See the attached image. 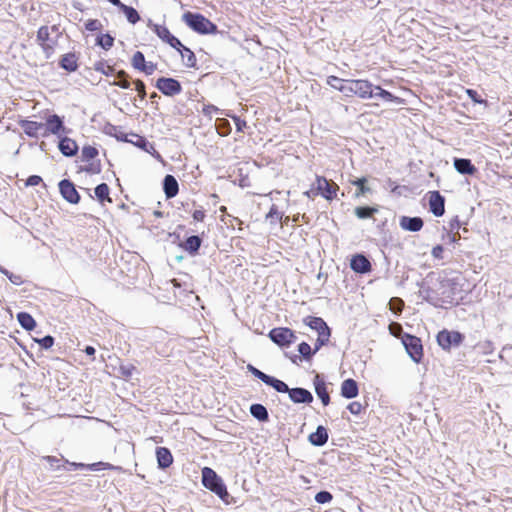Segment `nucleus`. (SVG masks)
<instances>
[{
    "mask_svg": "<svg viewBox=\"0 0 512 512\" xmlns=\"http://www.w3.org/2000/svg\"><path fill=\"white\" fill-rule=\"evenodd\" d=\"M250 413L259 421L266 422L269 419L267 409L262 404H253L250 407Z\"/></svg>",
    "mask_w": 512,
    "mask_h": 512,
    "instance_id": "obj_33",
    "label": "nucleus"
},
{
    "mask_svg": "<svg viewBox=\"0 0 512 512\" xmlns=\"http://www.w3.org/2000/svg\"><path fill=\"white\" fill-rule=\"evenodd\" d=\"M389 331L390 333L395 336V337H399L400 334L402 333V326L401 324L397 323V322H392L390 325H389Z\"/></svg>",
    "mask_w": 512,
    "mask_h": 512,
    "instance_id": "obj_59",
    "label": "nucleus"
},
{
    "mask_svg": "<svg viewBox=\"0 0 512 512\" xmlns=\"http://www.w3.org/2000/svg\"><path fill=\"white\" fill-rule=\"evenodd\" d=\"M85 28L86 30L88 31H98L102 28V24L99 20L97 19H89L86 23H85Z\"/></svg>",
    "mask_w": 512,
    "mask_h": 512,
    "instance_id": "obj_51",
    "label": "nucleus"
},
{
    "mask_svg": "<svg viewBox=\"0 0 512 512\" xmlns=\"http://www.w3.org/2000/svg\"><path fill=\"white\" fill-rule=\"evenodd\" d=\"M354 95L360 99L374 97V85L367 79H354Z\"/></svg>",
    "mask_w": 512,
    "mask_h": 512,
    "instance_id": "obj_14",
    "label": "nucleus"
},
{
    "mask_svg": "<svg viewBox=\"0 0 512 512\" xmlns=\"http://www.w3.org/2000/svg\"><path fill=\"white\" fill-rule=\"evenodd\" d=\"M94 70L106 76L112 75L115 71L114 67L109 65L106 61H98L94 64Z\"/></svg>",
    "mask_w": 512,
    "mask_h": 512,
    "instance_id": "obj_39",
    "label": "nucleus"
},
{
    "mask_svg": "<svg viewBox=\"0 0 512 512\" xmlns=\"http://www.w3.org/2000/svg\"><path fill=\"white\" fill-rule=\"evenodd\" d=\"M59 191L62 197L71 204H78L80 201V195L75 188V185L67 179L60 181Z\"/></svg>",
    "mask_w": 512,
    "mask_h": 512,
    "instance_id": "obj_12",
    "label": "nucleus"
},
{
    "mask_svg": "<svg viewBox=\"0 0 512 512\" xmlns=\"http://www.w3.org/2000/svg\"><path fill=\"white\" fill-rule=\"evenodd\" d=\"M157 69V64L153 62H148L144 64V66L141 68V72L145 73L146 75H152Z\"/></svg>",
    "mask_w": 512,
    "mask_h": 512,
    "instance_id": "obj_58",
    "label": "nucleus"
},
{
    "mask_svg": "<svg viewBox=\"0 0 512 512\" xmlns=\"http://www.w3.org/2000/svg\"><path fill=\"white\" fill-rule=\"evenodd\" d=\"M265 384L273 387L277 392L280 393H288L289 391V387L285 382L272 376H269V379L266 381Z\"/></svg>",
    "mask_w": 512,
    "mask_h": 512,
    "instance_id": "obj_34",
    "label": "nucleus"
},
{
    "mask_svg": "<svg viewBox=\"0 0 512 512\" xmlns=\"http://www.w3.org/2000/svg\"><path fill=\"white\" fill-rule=\"evenodd\" d=\"M97 44L104 50H109L114 44V38L110 34H102L97 38Z\"/></svg>",
    "mask_w": 512,
    "mask_h": 512,
    "instance_id": "obj_40",
    "label": "nucleus"
},
{
    "mask_svg": "<svg viewBox=\"0 0 512 512\" xmlns=\"http://www.w3.org/2000/svg\"><path fill=\"white\" fill-rule=\"evenodd\" d=\"M457 283L454 279L442 278L425 290V299L436 307L451 305L455 302Z\"/></svg>",
    "mask_w": 512,
    "mask_h": 512,
    "instance_id": "obj_2",
    "label": "nucleus"
},
{
    "mask_svg": "<svg viewBox=\"0 0 512 512\" xmlns=\"http://www.w3.org/2000/svg\"><path fill=\"white\" fill-rule=\"evenodd\" d=\"M331 333H320L318 334V338L314 345V352L316 353L322 346L326 345L329 342Z\"/></svg>",
    "mask_w": 512,
    "mask_h": 512,
    "instance_id": "obj_47",
    "label": "nucleus"
},
{
    "mask_svg": "<svg viewBox=\"0 0 512 512\" xmlns=\"http://www.w3.org/2000/svg\"><path fill=\"white\" fill-rule=\"evenodd\" d=\"M155 86L162 94L168 97H174L182 92L181 83L171 77L158 78Z\"/></svg>",
    "mask_w": 512,
    "mask_h": 512,
    "instance_id": "obj_10",
    "label": "nucleus"
},
{
    "mask_svg": "<svg viewBox=\"0 0 512 512\" xmlns=\"http://www.w3.org/2000/svg\"><path fill=\"white\" fill-rule=\"evenodd\" d=\"M347 409L349 410V412L351 414L359 415L360 413H362L364 411L365 408L360 402L353 401L348 404Z\"/></svg>",
    "mask_w": 512,
    "mask_h": 512,
    "instance_id": "obj_50",
    "label": "nucleus"
},
{
    "mask_svg": "<svg viewBox=\"0 0 512 512\" xmlns=\"http://www.w3.org/2000/svg\"><path fill=\"white\" fill-rule=\"evenodd\" d=\"M389 306L391 311L400 313L404 308V301L401 298L393 297L389 301Z\"/></svg>",
    "mask_w": 512,
    "mask_h": 512,
    "instance_id": "obj_46",
    "label": "nucleus"
},
{
    "mask_svg": "<svg viewBox=\"0 0 512 512\" xmlns=\"http://www.w3.org/2000/svg\"><path fill=\"white\" fill-rule=\"evenodd\" d=\"M87 467L91 470H99L100 468L106 470L119 469L118 467H114L112 464L105 462L93 463L91 465H88Z\"/></svg>",
    "mask_w": 512,
    "mask_h": 512,
    "instance_id": "obj_55",
    "label": "nucleus"
},
{
    "mask_svg": "<svg viewBox=\"0 0 512 512\" xmlns=\"http://www.w3.org/2000/svg\"><path fill=\"white\" fill-rule=\"evenodd\" d=\"M289 398L294 403H311L313 401V396L310 391L304 388H292L288 391Z\"/></svg>",
    "mask_w": 512,
    "mask_h": 512,
    "instance_id": "obj_17",
    "label": "nucleus"
},
{
    "mask_svg": "<svg viewBox=\"0 0 512 512\" xmlns=\"http://www.w3.org/2000/svg\"><path fill=\"white\" fill-rule=\"evenodd\" d=\"M339 186L332 180H328L324 176L316 175L315 178V194H320L323 198L331 201L337 197Z\"/></svg>",
    "mask_w": 512,
    "mask_h": 512,
    "instance_id": "obj_7",
    "label": "nucleus"
},
{
    "mask_svg": "<svg viewBox=\"0 0 512 512\" xmlns=\"http://www.w3.org/2000/svg\"><path fill=\"white\" fill-rule=\"evenodd\" d=\"M156 457L158 466L162 469L170 467L173 463V456L170 450L166 447H158L156 449Z\"/></svg>",
    "mask_w": 512,
    "mask_h": 512,
    "instance_id": "obj_22",
    "label": "nucleus"
},
{
    "mask_svg": "<svg viewBox=\"0 0 512 512\" xmlns=\"http://www.w3.org/2000/svg\"><path fill=\"white\" fill-rule=\"evenodd\" d=\"M427 197L430 211L436 217L442 216L445 213V198L439 191H429Z\"/></svg>",
    "mask_w": 512,
    "mask_h": 512,
    "instance_id": "obj_11",
    "label": "nucleus"
},
{
    "mask_svg": "<svg viewBox=\"0 0 512 512\" xmlns=\"http://www.w3.org/2000/svg\"><path fill=\"white\" fill-rule=\"evenodd\" d=\"M202 483L205 488L209 489L220 498H224L228 495L226 486L223 484L221 478L209 467L202 469Z\"/></svg>",
    "mask_w": 512,
    "mask_h": 512,
    "instance_id": "obj_5",
    "label": "nucleus"
},
{
    "mask_svg": "<svg viewBox=\"0 0 512 512\" xmlns=\"http://www.w3.org/2000/svg\"><path fill=\"white\" fill-rule=\"evenodd\" d=\"M202 112L204 115L212 117L213 115L218 114L219 109L215 105L208 104L203 106Z\"/></svg>",
    "mask_w": 512,
    "mask_h": 512,
    "instance_id": "obj_57",
    "label": "nucleus"
},
{
    "mask_svg": "<svg viewBox=\"0 0 512 512\" xmlns=\"http://www.w3.org/2000/svg\"><path fill=\"white\" fill-rule=\"evenodd\" d=\"M131 139H127L126 141L134 144L135 146L143 149L144 151L151 153V150L155 151V148L153 145L149 144L147 139L141 135L138 134H131Z\"/></svg>",
    "mask_w": 512,
    "mask_h": 512,
    "instance_id": "obj_30",
    "label": "nucleus"
},
{
    "mask_svg": "<svg viewBox=\"0 0 512 512\" xmlns=\"http://www.w3.org/2000/svg\"><path fill=\"white\" fill-rule=\"evenodd\" d=\"M466 94L474 102L478 104L486 103V100L482 99L476 90L466 89Z\"/></svg>",
    "mask_w": 512,
    "mask_h": 512,
    "instance_id": "obj_53",
    "label": "nucleus"
},
{
    "mask_svg": "<svg viewBox=\"0 0 512 512\" xmlns=\"http://www.w3.org/2000/svg\"><path fill=\"white\" fill-rule=\"evenodd\" d=\"M374 96L380 97L387 102L402 104L404 100L398 96L393 95L391 92L383 89L381 86H374Z\"/></svg>",
    "mask_w": 512,
    "mask_h": 512,
    "instance_id": "obj_28",
    "label": "nucleus"
},
{
    "mask_svg": "<svg viewBox=\"0 0 512 512\" xmlns=\"http://www.w3.org/2000/svg\"><path fill=\"white\" fill-rule=\"evenodd\" d=\"M354 79H346L341 91L345 96L352 97L354 95Z\"/></svg>",
    "mask_w": 512,
    "mask_h": 512,
    "instance_id": "obj_48",
    "label": "nucleus"
},
{
    "mask_svg": "<svg viewBox=\"0 0 512 512\" xmlns=\"http://www.w3.org/2000/svg\"><path fill=\"white\" fill-rule=\"evenodd\" d=\"M36 342H38L43 349H49L54 345V338L47 335L41 339H36Z\"/></svg>",
    "mask_w": 512,
    "mask_h": 512,
    "instance_id": "obj_52",
    "label": "nucleus"
},
{
    "mask_svg": "<svg viewBox=\"0 0 512 512\" xmlns=\"http://www.w3.org/2000/svg\"><path fill=\"white\" fill-rule=\"evenodd\" d=\"M436 340L443 350L450 351L452 347H457L462 344L464 335L458 331L443 329L438 332Z\"/></svg>",
    "mask_w": 512,
    "mask_h": 512,
    "instance_id": "obj_6",
    "label": "nucleus"
},
{
    "mask_svg": "<svg viewBox=\"0 0 512 512\" xmlns=\"http://www.w3.org/2000/svg\"><path fill=\"white\" fill-rule=\"evenodd\" d=\"M365 183H366L365 178H360L353 182V184L356 185L359 189L357 195H363L366 192Z\"/></svg>",
    "mask_w": 512,
    "mask_h": 512,
    "instance_id": "obj_62",
    "label": "nucleus"
},
{
    "mask_svg": "<svg viewBox=\"0 0 512 512\" xmlns=\"http://www.w3.org/2000/svg\"><path fill=\"white\" fill-rule=\"evenodd\" d=\"M99 154V151L96 147L91 145H85L82 148L81 157L83 161H91L94 160Z\"/></svg>",
    "mask_w": 512,
    "mask_h": 512,
    "instance_id": "obj_35",
    "label": "nucleus"
},
{
    "mask_svg": "<svg viewBox=\"0 0 512 512\" xmlns=\"http://www.w3.org/2000/svg\"><path fill=\"white\" fill-rule=\"evenodd\" d=\"M206 217V213L203 209H197L192 213V218L196 222H203Z\"/></svg>",
    "mask_w": 512,
    "mask_h": 512,
    "instance_id": "obj_63",
    "label": "nucleus"
},
{
    "mask_svg": "<svg viewBox=\"0 0 512 512\" xmlns=\"http://www.w3.org/2000/svg\"><path fill=\"white\" fill-rule=\"evenodd\" d=\"M18 124L23 132L31 138L48 137L50 134L60 136L66 130L62 118L57 114L49 115L45 123L21 119Z\"/></svg>",
    "mask_w": 512,
    "mask_h": 512,
    "instance_id": "obj_1",
    "label": "nucleus"
},
{
    "mask_svg": "<svg viewBox=\"0 0 512 512\" xmlns=\"http://www.w3.org/2000/svg\"><path fill=\"white\" fill-rule=\"evenodd\" d=\"M42 182V178L38 175H31L27 178L26 186H37Z\"/></svg>",
    "mask_w": 512,
    "mask_h": 512,
    "instance_id": "obj_61",
    "label": "nucleus"
},
{
    "mask_svg": "<svg viewBox=\"0 0 512 512\" xmlns=\"http://www.w3.org/2000/svg\"><path fill=\"white\" fill-rule=\"evenodd\" d=\"M95 196L101 204H104L105 202L112 203V198L110 197V188L106 183H101L96 186Z\"/></svg>",
    "mask_w": 512,
    "mask_h": 512,
    "instance_id": "obj_29",
    "label": "nucleus"
},
{
    "mask_svg": "<svg viewBox=\"0 0 512 512\" xmlns=\"http://www.w3.org/2000/svg\"><path fill=\"white\" fill-rule=\"evenodd\" d=\"M376 211H377L376 208L361 206V207H356L355 214L358 218L365 219V218L371 217Z\"/></svg>",
    "mask_w": 512,
    "mask_h": 512,
    "instance_id": "obj_41",
    "label": "nucleus"
},
{
    "mask_svg": "<svg viewBox=\"0 0 512 512\" xmlns=\"http://www.w3.org/2000/svg\"><path fill=\"white\" fill-rule=\"evenodd\" d=\"M36 41L46 58L52 57L59 45V38L51 34L50 28L47 25L39 27Z\"/></svg>",
    "mask_w": 512,
    "mask_h": 512,
    "instance_id": "obj_3",
    "label": "nucleus"
},
{
    "mask_svg": "<svg viewBox=\"0 0 512 512\" xmlns=\"http://www.w3.org/2000/svg\"><path fill=\"white\" fill-rule=\"evenodd\" d=\"M350 267L353 271L361 274L370 272L372 268L370 261L362 254L352 257Z\"/></svg>",
    "mask_w": 512,
    "mask_h": 512,
    "instance_id": "obj_16",
    "label": "nucleus"
},
{
    "mask_svg": "<svg viewBox=\"0 0 512 512\" xmlns=\"http://www.w3.org/2000/svg\"><path fill=\"white\" fill-rule=\"evenodd\" d=\"M269 338L278 346L289 347L295 342L297 337L290 328L277 327L269 332Z\"/></svg>",
    "mask_w": 512,
    "mask_h": 512,
    "instance_id": "obj_9",
    "label": "nucleus"
},
{
    "mask_svg": "<svg viewBox=\"0 0 512 512\" xmlns=\"http://www.w3.org/2000/svg\"><path fill=\"white\" fill-rule=\"evenodd\" d=\"M18 322L27 331H31L36 327L34 318L27 312H20L17 315Z\"/></svg>",
    "mask_w": 512,
    "mask_h": 512,
    "instance_id": "obj_32",
    "label": "nucleus"
},
{
    "mask_svg": "<svg viewBox=\"0 0 512 512\" xmlns=\"http://www.w3.org/2000/svg\"><path fill=\"white\" fill-rule=\"evenodd\" d=\"M443 252H444L443 246L436 245L432 248L431 255L433 256V258L440 260L443 258Z\"/></svg>",
    "mask_w": 512,
    "mask_h": 512,
    "instance_id": "obj_60",
    "label": "nucleus"
},
{
    "mask_svg": "<svg viewBox=\"0 0 512 512\" xmlns=\"http://www.w3.org/2000/svg\"><path fill=\"white\" fill-rule=\"evenodd\" d=\"M79 57L75 52H69L61 56L59 66L65 71L72 73L79 67Z\"/></svg>",
    "mask_w": 512,
    "mask_h": 512,
    "instance_id": "obj_15",
    "label": "nucleus"
},
{
    "mask_svg": "<svg viewBox=\"0 0 512 512\" xmlns=\"http://www.w3.org/2000/svg\"><path fill=\"white\" fill-rule=\"evenodd\" d=\"M202 240L198 236H190L188 237L184 243L181 245V247L188 251L191 254H195L198 252L200 246H201Z\"/></svg>",
    "mask_w": 512,
    "mask_h": 512,
    "instance_id": "obj_31",
    "label": "nucleus"
},
{
    "mask_svg": "<svg viewBox=\"0 0 512 512\" xmlns=\"http://www.w3.org/2000/svg\"><path fill=\"white\" fill-rule=\"evenodd\" d=\"M455 169L461 174L473 175L476 172L475 166L469 159L457 158L454 160Z\"/></svg>",
    "mask_w": 512,
    "mask_h": 512,
    "instance_id": "obj_26",
    "label": "nucleus"
},
{
    "mask_svg": "<svg viewBox=\"0 0 512 512\" xmlns=\"http://www.w3.org/2000/svg\"><path fill=\"white\" fill-rule=\"evenodd\" d=\"M402 343L412 360L416 363H420L424 355L421 339L417 336L405 333L402 336Z\"/></svg>",
    "mask_w": 512,
    "mask_h": 512,
    "instance_id": "obj_8",
    "label": "nucleus"
},
{
    "mask_svg": "<svg viewBox=\"0 0 512 512\" xmlns=\"http://www.w3.org/2000/svg\"><path fill=\"white\" fill-rule=\"evenodd\" d=\"M135 371H136V367L131 363L120 364V366H119V372H120L121 376L125 379L130 378Z\"/></svg>",
    "mask_w": 512,
    "mask_h": 512,
    "instance_id": "obj_44",
    "label": "nucleus"
},
{
    "mask_svg": "<svg viewBox=\"0 0 512 512\" xmlns=\"http://www.w3.org/2000/svg\"><path fill=\"white\" fill-rule=\"evenodd\" d=\"M298 351L306 360H310L315 354L314 350H312L311 346L307 342H301L298 345Z\"/></svg>",
    "mask_w": 512,
    "mask_h": 512,
    "instance_id": "obj_43",
    "label": "nucleus"
},
{
    "mask_svg": "<svg viewBox=\"0 0 512 512\" xmlns=\"http://www.w3.org/2000/svg\"><path fill=\"white\" fill-rule=\"evenodd\" d=\"M424 222L420 217L403 216L400 219V227L406 231L418 232L423 228Z\"/></svg>",
    "mask_w": 512,
    "mask_h": 512,
    "instance_id": "obj_18",
    "label": "nucleus"
},
{
    "mask_svg": "<svg viewBox=\"0 0 512 512\" xmlns=\"http://www.w3.org/2000/svg\"><path fill=\"white\" fill-rule=\"evenodd\" d=\"M309 441L315 446H323L328 441V432L325 427L318 426L316 431L309 435Z\"/></svg>",
    "mask_w": 512,
    "mask_h": 512,
    "instance_id": "obj_25",
    "label": "nucleus"
},
{
    "mask_svg": "<svg viewBox=\"0 0 512 512\" xmlns=\"http://www.w3.org/2000/svg\"><path fill=\"white\" fill-rule=\"evenodd\" d=\"M315 500L320 504H324L332 500V495L327 491H321L316 494Z\"/></svg>",
    "mask_w": 512,
    "mask_h": 512,
    "instance_id": "obj_54",
    "label": "nucleus"
},
{
    "mask_svg": "<svg viewBox=\"0 0 512 512\" xmlns=\"http://www.w3.org/2000/svg\"><path fill=\"white\" fill-rule=\"evenodd\" d=\"M248 368L251 371V373L258 379H260L262 382L266 383V381L269 379V375L253 367L252 365H249Z\"/></svg>",
    "mask_w": 512,
    "mask_h": 512,
    "instance_id": "obj_56",
    "label": "nucleus"
},
{
    "mask_svg": "<svg viewBox=\"0 0 512 512\" xmlns=\"http://www.w3.org/2000/svg\"><path fill=\"white\" fill-rule=\"evenodd\" d=\"M345 81L346 79H341L334 75L328 76L327 78V84L338 91H341V88L344 85Z\"/></svg>",
    "mask_w": 512,
    "mask_h": 512,
    "instance_id": "obj_45",
    "label": "nucleus"
},
{
    "mask_svg": "<svg viewBox=\"0 0 512 512\" xmlns=\"http://www.w3.org/2000/svg\"><path fill=\"white\" fill-rule=\"evenodd\" d=\"M121 11L125 14L127 20L131 24H135L140 20V16H139L138 12L136 11V9H134L131 6L124 5L122 7Z\"/></svg>",
    "mask_w": 512,
    "mask_h": 512,
    "instance_id": "obj_37",
    "label": "nucleus"
},
{
    "mask_svg": "<svg viewBox=\"0 0 512 512\" xmlns=\"http://www.w3.org/2000/svg\"><path fill=\"white\" fill-rule=\"evenodd\" d=\"M145 62V56L141 51H136L133 54L131 59V65L133 66V68L140 71L141 68L144 66Z\"/></svg>",
    "mask_w": 512,
    "mask_h": 512,
    "instance_id": "obj_42",
    "label": "nucleus"
},
{
    "mask_svg": "<svg viewBox=\"0 0 512 512\" xmlns=\"http://www.w3.org/2000/svg\"><path fill=\"white\" fill-rule=\"evenodd\" d=\"M4 274L9 278V280L16 285H20L23 283V280L20 275H15L13 273H10L8 271H4Z\"/></svg>",
    "mask_w": 512,
    "mask_h": 512,
    "instance_id": "obj_64",
    "label": "nucleus"
},
{
    "mask_svg": "<svg viewBox=\"0 0 512 512\" xmlns=\"http://www.w3.org/2000/svg\"><path fill=\"white\" fill-rule=\"evenodd\" d=\"M183 17L185 23L197 33L210 34L217 30V26L202 14L187 12Z\"/></svg>",
    "mask_w": 512,
    "mask_h": 512,
    "instance_id": "obj_4",
    "label": "nucleus"
},
{
    "mask_svg": "<svg viewBox=\"0 0 512 512\" xmlns=\"http://www.w3.org/2000/svg\"><path fill=\"white\" fill-rule=\"evenodd\" d=\"M58 147L61 153L67 157H72L78 152V144L69 137L61 138Z\"/></svg>",
    "mask_w": 512,
    "mask_h": 512,
    "instance_id": "obj_19",
    "label": "nucleus"
},
{
    "mask_svg": "<svg viewBox=\"0 0 512 512\" xmlns=\"http://www.w3.org/2000/svg\"><path fill=\"white\" fill-rule=\"evenodd\" d=\"M164 192L167 198L175 197L179 192V185L177 180L172 175H166L164 178Z\"/></svg>",
    "mask_w": 512,
    "mask_h": 512,
    "instance_id": "obj_24",
    "label": "nucleus"
},
{
    "mask_svg": "<svg viewBox=\"0 0 512 512\" xmlns=\"http://www.w3.org/2000/svg\"><path fill=\"white\" fill-rule=\"evenodd\" d=\"M176 50L181 54V57H182L186 67H188V68L196 67L197 59H196L194 52L190 48L185 47L182 44V47H179V49H176Z\"/></svg>",
    "mask_w": 512,
    "mask_h": 512,
    "instance_id": "obj_27",
    "label": "nucleus"
},
{
    "mask_svg": "<svg viewBox=\"0 0 512 512\" xmlns=\"http://www.w3.org/2000/svg\"><path fill=\"white\" fill-rule=\"evenodd\" d=\"M266 219L270 220L272 224L282 222L283 213L279 211L278 207L275 204H273L270 207L269 212L266 214Z\"/></svg>",
    "mask_w": 512,
    "mask_h": 512,
    "instance_id": "obj_38",
    "label": "nucleus"
},
{
    "mask_svg": "<svg viewBox=\"0 0 512 512\" xmlns=\"http://www.w3.org/2000/svg\"><path fill=\"white\" fill-rule=\"evenodd\" d=\"M88 164L85 165L82 170L88 174H99L102 171V164L99 159L87 161Z\"/></svg>",
    "mask_w": 512,
    "mask_h": 512,
    "instance_id": "obj_36",
    "label": "nucleus"
},
{
    "mask_svg": "<svg viewBox=\"0 0 512 512\" xmlns=\"http://www.w3.org/2000/svg\"><path fill=\"white\" fill-rule=\"evenodd\" d=\"M315 392L321 399L322 404L327 406L330 403V396L325 381L317 374L314 378Z\"/></svg>",
    "mask_w": 512,
    "mask_h": 512,
    "instance_id": "obj_20",
    "label": "nucleus"
},
{
    "mask_svg": "<svg viewBox=\"0 0 512 512\" xmlns=\"http://www.w3.org/2000/svg\"><path fill=\"white\" fill-rule=\"evenodd\" d=\"M133 83L135 85V90L137 91L138 97L140 100H144L147 96L144 82L140 79H136L133 81Z\"/></svg>",
    "mask_w": 512,
    "mask_h": 512,
    "instance_id": "obj_49",
    "label": "nucleus"
},
{
    "mask_svg": "<svg viewBox=\"0 0 512 512\" xmlns=\"http://www.w3.org/2000/svg\"><path fill=\"white\" fill-rule=\"evenodd\" d=\"M152 30L162 41L166 42L174 49H179V47H182L181 41L172 35L165 25L154 24Z\"/></svg>",
    "mask_w": 512,
    "mask_h": 512,
    "instance_id": "obj_13",
    "label": "nucleus"
},
{
    "mask_svg": "<svg viewBox=\"0 0 512 512\" xmlns=\"http://www.w3.org/2000/svg\"><path fill=\"white\" fill-rule=\"evenodd\" d=\"M359 393L358 384L354 379H346L341 384V395L347 399L355 398Z\"/></svg>",
    "mask_w": 512,
    "mask_h": 512,
    "instance_id": "obj_23",
    "label": "nucleus"
},
{
    "mask_svg": "<svg viewBox=\"0 0 512 512\" xmlns=\"http://www.w3.org/2000/svg\"><path fill=\"white\" fill-rule=\"evenodd\" d=\"M304 323L309 326L311 329L316 330L318 334L320 333H330V329L326 322L320 318L315 316H307L304 318Z\"/></svg>",
    "mask_w": 512,
    "mask_h": 512,
    "instance_id": "obj_21",
    "label": "nucleus"
}]
</instances>
